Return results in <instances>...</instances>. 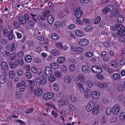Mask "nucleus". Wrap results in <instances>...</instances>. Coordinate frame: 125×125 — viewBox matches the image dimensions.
<instances>
[{
	"instance_id": "obj_56",
	"label": "nucleus",
	"mask_w": 125,
	"mask_h": 125,
	"mask_svg": "<svg viewBox=\"0 0 125 125\" xmlns=\"http://www.w3.org/2000/svg\"><path fill=\"white\" fill-rule=\"evenodd\" d=\"M33 111V109L32 108H29L26 110V113L29 114L32 112Z\"/></svg>"
},
{
	"instance_id": "obj_22",
	"label": "nucleus",
	"mask_w": 125,
	"mask_h": 125,
	"mask_svg": "<svg viewBox=\"0 0 125 125\" xmlns=\"http://www.w3.org/2000/svg\"><path fill=\"white\" fill-rule=\"evenodd\" d=\"M75 33L77 36L80 37H83L84 35L83 32L78 30L76 31Z\"/></svg>"
},
{
	"instance_id": "obj_59",
	"label": "nucleus",
	"mask_w": 125,
	"mask_h": 125,
	"mask_svg": "<svg viewBox=\"0 0 125 125\" xmlns=\"http://www.w3.org/2000/svg\"><path fill=\"white\" fill-rule=\"evenodd\" d=\"M62 43L60 42H59L56 44V46L57 47V48H59V49L60 48H61L62 47Z\"/></svg>"
},
{
	"instance_id": "obj_30",
	"label": "nucleus",
	"mask_w": 125,
	"mask_h": 125,
	"mask_svg": "<svg viewBox=\"0 0 125 125\" xmlns=\"http://www.w3.org/2000/svg\"><path fill=\"white\" fill-rule=\"evenodd\" d=\"M118 19L119 23H122L124 20L123 16L122 15H119L118 16Z\"/></svg>"
},
{
	"instance_id": "obj_60",
	"label": "nucleus",
	"mask_w": 125,
	"mask_h": 125,
	"mask_svg": "<svg viewBox=\"0 0 125 125\" xmlns=\"http://www.w3.org/2000/svg\"><path fill=\"white\" fill-rule=\"evenodd\" d=\"M49 79V80L51 82H52L55 80V77L54 75H52L50 77Z\"/></svg>"
},
{
	"instance_id": "obj_7",
	"label": "nucleus",
	"mask_w": 125,
	"mask_h": 125,
	"mask_svg": "<svg viewBox=\"0 0 125 125\" xmlns=\"http://www.w3.org/2000/svg\"><path fill=\"white\" fill-rule=\"evenodd\" d=\"M54 96L53 94L51 92H48L45 94L43 95V98L46 100H49L52 98Z\"/></svg>"
},
{
	"instance_id": "obj_52",
	"label": "nucleus",
	"mask_w": 125,
	"mask_h": 125,
	"mask_svg": "<svg viewBox=\"0 0 125 125\" xmlns=\"http://www.w3.org/2000/svg\"><path fill=\"white\" fill-rule=\"evenodd\" d=\"M23 17L26 20V21H28L30 19V17L29 15L27 13H26L24 15Z\"/></svg>"
},
{
	"instance_id": "obj_9",
	"label": "nucleus",
	"mask_w": 125,
	"mask_h": 125,
	"mask_svg": "<svg viewBox=\"0 0 125 125\" xmlns=\"http://www.w3.org/2000/svg\"><path fill=\"white\" fill-rule=\"evenodd\" d=\"M74 11L75 15L78 18H80L83 15V11L81 10L80 8H76Z\"/></svg>"
},
{
	"instance_id": "obj_41",
	"label": "nucleus",
	"mask_w": 125,
	"mask_h": 125,
	"mask_svg": "<svg viewBox=\"0 0 125 125\" xmlns=\"http://www.w3.org/2000/svg\"><path fill=\"white\" fill-rule=\"evenodd\" d=\"M112 109L110 108L107 109L106 111V115H110L111 113Z\"/></svg>"
},
{
	"instance_id": "obj_57",
	"label": "nucleus",
	"mask_w": 125,
	"mask_h": 125,
	"mask_svg": "<svg viewBox=\"0 0 125 125\" xmlns=\"http://www.w3.org/2000/svg\"><path fill=\"white\" fill-rule=\"evenodd\" d=\"M90 92L88 91L86 92L85 93V95L86 97L87 98H88L90 97Z\"/></svg>"
},
{
	"instance_id": "obj_29",
	"label": "nucleus",
	"mask_w": 125,
	"mask_h": 125,
	"mask_svg": "<svg viewBox=\"0 0 125 125\" xmlns=\"http://www.w3.org/2000/svg\"><path fill=\"white\" fill-rule=\"evenodd\" d=\"M52 54L54 56L58 55L59 54V53L57 51L56 49H53L51 51Z\"/></svg>"
},
{
	"instance_id": "obj_40",
	"label": "nucleus",
	"mask_w": 125,
	"mask_h": 125,
	"mask_svg": "<svg viewBox=\"0 0 125 125\" xmlns=\"http://www.w3.org/2000/svg\"><path fill=\"white\" fill-rule=\"evenodd\" d=\"M124 96L122 95L121 94L117 97V99L119 101H123L125 99Z\"/></svg>"
},
{
	"instance_id": "obj_62",
	"label": "nucleus",
	"mask_w": 125,
	"mask_h": 125,
	"mask_svg": "<svg viewBox=\"0 0 125 125\" xmlns=\"http://www.w3.org/2000/svg\"><path fill=\"white\" fill-rule=\"evenodd\" d=\"M26 76L28 79H30L32 77V75L29 72L26 73Z\"/></svg>"
},
{
	"instance_id": "obj_38",
	"label": "nucleus",
	"mask_w": 125,
	"mask_h": 125,
	"mask_svg": "<svg viewBox=\"0 0 125 125\" xmlns=\"http://www.w3.org/2000/svg\"><path fill=\"white\" fill-rule=\"evenodd\" d=\"M78 83V86L79 87L80 91L82 93L84 92V88L83 85V84H81L80 83Z\"/></svg>"
},
{
	"instance_id": "obj_36",
	"label": "nucleus",
	"mask_w": 125,
	"mask_h": 125,
	"mask_svg": "<svg viewBox=\"0 0 125 125\" xmlns=\"http://www.w3.org/2000/svg\"><path fill=\"white\" fill-rule=\"evenodd\" d=\"M47 81V79L45 77H43L41 79V84L43 85L45 84L46 82Z\"/></svg>"
},
{
	"instance_id": "obj_11",
	"label": "nucleus",
	"mask_w": 125,
	"mask_h": 125,
	"mask_svg": "<svg viewBox=\"0 0 125 125\" xmlns=\"http://www.w3.org/2000/svg\"><path fill=\"white\" fill-rule=\"evenodd\" d=\"M13 31L12 30H11L6 37H7L10 41L12 40L13 38L14 39L15 36L13 33Z\"/></svg>"
},
{
	"instance_id": "obj_53",
	"label": "nucleus",
	"mask_w": 125,
	"mask_h": 125,
	"mask_svg": "<svg viewBox=\"0 0 125 125\" xmlns=\"http://www.w3.org/2000/svg\"><path fill=\"white\" fill-rule=\"evenodd\" d=\"M63 66L62 67H62L61 70L63 72L65 73L67 71L66 68L64 65H63Z\"/></svg>"
},
{
	"instance_id": "obj_63",
	"label": "nucleus",
	"mask_w": 125,
	"mask_h": 125,
	"mask_svg": "<svg viewBox=\"0 0 125 125\" xmlns=\"http://www.w3.org/2000/svg\"><path fill=\"white\" fill-rule=\"evenodd\" d=\"M16 98L18 99H19L21 98L20 94L18 92H17L15 95Z\"/></svg>"
},
{
	"instance_id": "obj_54",
	"label": "nucleus",
	"mask_w": 125,
	"mask_h": 125,
	"mask_svg": "<svg viewBox=\"0 0 125 125\" xmlns=\"http://www.w3.org/2000/svg\"><path fill=\"white\" fill-rule=\"evenodd\" d=\"M54 74L56 76L57 78L60 77L61 75V73L58 71L55 72Z\"/></svg>"
},
{
	"instance_id": "obj_26",
	"label": "nucleus",
	"mask_w": 125,
	"mask_h": 125,
	"mask_svg": "<svg viewBox=\"0 0 125 125\" xmlns=\"http://www.w3.org/2000/svg\"><path fill=\"white\" fill-rule=\"evenodd\" d=\"M94 29V27L91 26H88L84 28V30L87 32L91 31Z\"/></svg>"
},
{
	"instance_id": "obj_58",
	"label": "nucleus",
	"mask_w": 125,
	"mask_h": 125,
	"mask_svg": "<svg viewBox=\"0 0 125 125\" xmlns=\"http://www.w3.org/2000/svg\"><path fill=\"white\" fill-rule=\"evenodd\" d=\"M24 55L23 52L22 51L19 52L17 55V56L18 57H22Z\"/></svg>"
},
{
	"instance_id": "obj_6",
	"label": "nucleus",
	"mask_w": 125,
	"mask_h": 125,
	"mask_svg": "<svg viewBox=\"0 0 125 125\" xmlns=\"http://www.w3.org/2000/svg\"><path fill=\"white\" fill-rule=\"evenodd\" d=\"M72 51L74 52L76 54H78L81 53L83 51V49L79 47H76L73 46H72L71 47Z\"/></svg>"
},
{
	"instance_id": "obj_27",
	"label": "nucleus",
	"mask_w": 125,
	"mask_h": 125,
	"mask_svg": "<svg viewBox=\"0 0 125 125\" xmlns=\"http://www.w3.org/2000/svg\"><path fill=\"white\" fill-rule=\"evenodd\" d=\"M25 59L26 61L28 63L31 62L32 60L31 56L29 55H27L26 56Z\"/></svg>"
},
{
	"instance_id": "obj_25",
	"label": "nucleus",
	"mask_w": 125,
	"mask_h": 125,
	"mask_svg": "<svg viewBox=\"0 0 125 125\" xmlns=\"http://www.w3.org/2000/svg\"><path fill=\"white\" fill-rule=\"evenodd\" d=\"M113 78L115 80H118L120 79V75L118 73H114L113 75Z\"/></svg>"
},
{
	"instance_id": "obj_23",
	"label": "nucleus",
	"mask_w": 125,
	"mask_h": 125,
	"mask_svg": "<svg viewBox=\"0 0 125 125\" xmlns=\"http://www.w3.org/2000/svg\"><path fill=\"white\" fill-rule=\"evenodd\" d=\"M47 20L48 22L50 24L53 23L54 21L53 17L51 15H48L47 17Z\"/></svg>"
},
{
	"instance_id": "obj_20",
	"label": "nucleus",
	"mask_w": 125,
	"mask_h": 125,
	"mask_svg": "<svg viewBox=\"0 0 125 125\" xmlns=\"http://www.w3.org/2000/svg\"><path fill=\"white\" fill-rule=\"evenodd\" d=\"M66 60V58L63 56L59 58L57 60L58 62L60 64H62Z\"/></svg>"
},
{
	"instance_id": "obj_18",
	"label": "nucleus",
	"mask_w": 125,
	"mask_h": 125,
	"mask_svg": "<svg viewBox=\"0 0 125 125\" xmlns=\"http://www.w3.org/2000/svg\"><path fill=\"white\" fill-rule=\"evenodd\" d=\"M1 66L2 69L3 70H6L8 69V65L5 62H2L1 63Z\"/></svg>"
},
{
	"instance_id": "obj_19",
	"label": "nucleus",
	"mask_w": 125,
	"mask_h": 125,
	"mask_svg": "<svg viewBox=\"0 0 125 125\" xmlns=\"http://www.w3.org/2000/svg\"><path fill=\"white\" fill-rule=\"evenodd\" d=\"M18 20L20 23L22 24H24L26 22V20L22 16H21L18 17Z\"/></svg>"
},
{
	"instance_id": "obj_50",
	"label": "nucleus",
	"mask_w": 125,
	"mask_h": 125,
	"mask_svg": "<svg viewBox=\"0 0 125 125\" xmlns=\"http://www.w3.org/2000/svg\"><path fill=\"white\" fill-rule=\"evenodd\" d=\"M101 19L100 17H97L95 20L94 23L95 24H98L101 21Z\"/></svg>"
},
{
	"instance_id": "obj_3",
	"label": "nucleus",
	"mask_w": 125,
	"mask_h": 125,
	"mask_svg": "<svg viewBox=\"0 0 125 125\" xmlns=\"http://www.w3.org/2000/svg\"><path fill=\"white\" fill-rule=\"evenodd\" d=\"M95 105V103L92 101H90L89 102L88 104L87 105L86 107V109L87 111L89 112L94 108Z\"/></svg>"
},
{
	"instance_id": "obj_44",
	"label": "nucleus",
	"mask_w": 125,
	"mask_h": 125,
	"mask_svg": "<svg viewBox=\"0 0 125 125\" xmlns=\"http://www.w3.org/2000/svg\"><path fill=\"white\" fill-rule=\"evenodd\" d=\"M8 42L7 40L5 39H2L1 40V43L2 44L6 45L7 44Z\"/></svg>"
},
{
	"instance_id": "obj_5",
	"label": "nucleus",
	"mask_w": 125,
	"mask_h": 125,
	"mask_svg": "<svg viewBox=\"0 0 125 125\" xmlns=\"http://www.w3.org/2000/svg\"><path fill=\"white\" fill-rule=\"evenodd\" d=\"M95 85L100 88H105L107 86V83L104 82H99L97 81H95L94 82Z\"/></svg>"
},
{
	"instance_id": "obj_8",
	"label": "nucleus",
	"mask_w": 125,
	"mask_h": 125,
	"mask_svg": "<svg viewBox=\"0 0 125 125\" xmlns=\"http://www.w3.org/2000/svg\"><path fill=\"white\" fill-rule=\"evenodd\" d=\"M82 68L83 72L85 73H89L91 72L90 67L87 65H83Z\"/></svg>"
},
{
	"instance_id": "obj_55",
	"label": "nucleus",
	"mask_w": 125,
	"mask_h": 125,
	"mask_svg": "<svg viewBox=\"0 0 125 125\" xmlns=\"http://www.w3.org/2000/svg\"><path fill=\"white\" fill-rule=\"evenodd\" d=\"M9 32V31H8L7 29H4L3 31V34L5 36L7 35Z\"/></svg>"
},
{
	"instance_id": "obj_33",
	"label": "nucleus",
	"mask_w": 125,
	"mask_h": 125,
	"mask_svg": "<svg viewBox=\"0 0 125 125\" xmlns=\"http://www.w3.org/2000/svg\"><path fill=\"white\" fill-rule=\"evenodd\" d=\"M99 107L98 106L95 107L92 110V113L94 115L97 114L98 112V110H99Z\"/></svg>"
},
{
	"instance_id": "obj_2",
	"label": "nucleus",
	"mask_w": 125,
	"mask_h": 125,
	"mask_svg": "<svg viewBox=\"0 0 125 125\" xmlns=\"http://www.w3.org/2000/svg\"><path fill=\"white\" fill-rule=\"evenodd\" d=\"M84 77L82 74H79L78 76L77 77L76 79V83L78 84V83L83 84L85 82V80L84 79Z\"/></svg>"
},
{
	"instance_id": "obj_45",
	"label": "nucleus",
	"mask_w": 125,
	"mask_h": 125,
	"mask_svg": "<svg viewBox=\"0 0 125 125\" xmlns=\"http://www.w3.org/2000/svg\"><path fill=\"white\" fill-rule=\"evenodd\" d=\"M93 53L91 52H88L85 54V56L87 57H90L93 55Z\"/></svg>"
},
{
	"instance_id": "obj_48",
	"label": "nucleus",
	"mask_w": 125,
	"mask_h": 125,
	"mask_svg": "<svg viewBox=\"0 0 125 125\" xmlns=\"http://www.w3.org/2000/svg\"><path fill=\"white\" fill-rule=\"evenodd\" d=\"M10 57L11 60H12L16 58V55L15 53H13L10 54Z\"/></svg>"
},
{
	"instance_id": "obj_39",
	"label": "nucleus",
	"mask_w": 125,
	"mask_h": 125,
	"mask_svg": "<svg viewBox=\"0 0 125 125\" xmlns=\"http://www.w3.org/2000/svg\"><path fill=\"white\" fill-rule=\"evenodd\" d=\"M9 74L11 78H13L15 75V72L13 71H11L10 72Z\"/></svg>"
},
{
	"instance_id": "obj_47",
	"label": "nucleus",
	"mask_w": 125,
	"mask_h": 125,
	"mask_svg": "<svg viewBox=\"0 0 125 125\" xmlns=\"http://www.w3.org/2000/svg\"><path fill=\"white\" fill-rule=\"evenodd\" d=\"M104 77V76L102 74H99L97 75V78L100 80H103Z\"/></svg>"
},
{
	"instance_id": "obj_42",
	"label": "nucleus",
	"mask_w": 125,
	"mask_h": 125,
	"mask_svg": "<svg viewBox=\"0 0 125 125\" xmlns=\"http://www.w3.org/2000/svg\"><path fill=\"white\" fill-rule=\"evenodd\" d=\"M43 13L44 14L46 15L47 16L48 15H51V12L50 11L48 10H44L43 12Z\"/></svg>"
},
{
	"instance_id": "obj_12",
	"label": "nucleus",
	"mask_w": 125,
	"mask_h": 125,
	"mask_svg": "<svg viewBox=\"0 0 125 125\" xmlns=\"http://www.w3.org/2000/svg\"><path fill=\"white\" fill-rule=\"evenodd\" d=\"M119 14V12L118 11V9H115L114 11L109 16V18L111 19L113 18L114 17H116Z\"/></svg>"
},
{
	"instance_id": "obj_13",
	"label": "nucleus",
	"mask_w": 125,
	"mask_h": 125,
	"mask_svg": "<svg viewBox=\"0 0 125 125\" xmlns=\"http://www.w3.org/2000/svg\"><path fill=\"white\" fill-rule=\"evenodd\" d=\"M88 41L86 39H82L80 40L79 43L81 46H83L86 45L89 43Z\"/></svg>"
},
{
	"instance_id": "obj_21",
	"label": "nucleus",
	"mask_w": 125,
	"mask_h": 125,
	"mask_svg": "<svg viewBox=\"0 0 125 125\" xmlns=\"http://www.w3.org/2000/svg\"><path fill=\"white\" fill-rule=\"evenodd\" d=\"M50 65L52 68L54 69H57L59 67V64L58 63L55 62H52L51 63Z\"/></svg>"
},
{
	"instance_id": "obj_10",
	"label": "nucleus",
	"mask_w": 125,
	"mask_h": 125,
	"mask_svg": "<svg viewBox=\"0 0 125 125\" xmlns=\"http://www.w3.org/2000/svg\"><path fill=\"white\" fill-rule=\"evenodd\" d=\"M91 97L94 99H97L100 97V93L97 91H93L91 94Z\"/></svg>"
},
{
	"instance_id": "obj_1",
	"label": "nucleus",
	"mask_w": 125,
	"mask_h": 125,
	"mask_svg": "<svg viewBox=\"0 0 125 125\" xmlns=\"http://www.w3.org/2000/svg\"><path fill=\"white\" fill-rule=\"evenodd\" d=\"M115 25L116 30L118 31V35L122 36H125V27L121 24H117Z\"/></svg>"
},
{
	"instance_id": "obj_32",
	"label": "nucleus",
	"mask_w": 125,
	"mask_h": 125,
	"mask_svg": "<svg viewBox=\"0 0 125 125\" xmlns=\"http://www.w3.org/2000/svg\"><path fill=\"white\" fill-rule=\"evenodd\" d=\"M106 8L108 12H112L113 11L114 7L112 5L107 6Z\"/></svg>"
},
{
	"instance_id": "obj_16",
	"label": "nucleus",
	"mask_w": 125,
	"mask_h": 125,
	"mask_svg": "<svg viewBox=\"0 0 125 125\" xmlns=\"http://www.w3.org/2000/svg\"><path fill=\"white\" fill-rule=\"evenodd\" d=\"M15 45L14 44H8L6 47V48L10 52L13 51L14 50Z\"/></svg>"
},
{
	"instance_id": "obj_64",
	"label": "nucleus",
	"mask_w": 125,
	"mask_h": 125,
	"mask_svg": "<svg viewBox=\"0 0 125 125\" xmlns=\"http://www.w3.org/2000/svg\"><path fill=\"white\" fill-rule=\"evenodd\" d=\"M20 88V91L23 92L26 89L27 86L26 85L23 86H21Z\"/></svg>"
},
{
	"instance_id": "obj_17",
	"label": "nucleus",
	"mask_w": 125,
	"mask_h": 125,
	"mask_svg": "<svg viewBox=\"0 0 125 125\" xmlns=\"http://www.w3.org/2000/svg\"><path fill=\"white\" fill-rule=\"evenodd\" d=\"M41 78L39 77H37L35 78L34 83L35 86H37V85H39L41 84Z\"/></svg>"
},
{
	"instance_id": "obj_31",
	"label": "nucleus",
	"mask_w": 125,
	"mask_h": 125,
	"mask_svg": "<svg viewBox=\"0 0 125 125\" xmlns=\"http://www.w3.org/2000/svg\"><path fill=\"white\" fill-rule=\"evenodd\" d=\"M64 80V81L67 84H69L71 82L70 78L68 76H65Z\"/></svg>"
},
{
	"instance_id": "obj_34",
	"label": "nucleus",
	"mask_w": 125,
	"mask_h": 125,
	"mask_svg": "<svg viewBox=\"0 0 125 125\" xmlns=\"http://www.w3.org/2000/svg\"><path fill=\"white\" fill-rule=\"evenodd\" d=\"M13 25L14 27L16 29L20 27V24L18 21H14L13 23Z\"/></svg>"
},
{
	"instance_id": "obj_14",
	"label": "nucleus",
	"mask_w": 125,
	"mask_h": 125,
	"mask_svg": "<svg viewBox=\"0 0 125 125\" xmlns=\"http://www.w3.org/2000/svg\"><path fill=\"white\" fill-rule=\"evenodd\" d=\"M45 71L46 74L48 76H50L52 74V70L49 67H46L45 68Z\"/></svg>"
},
{
	"instance_id": "obj_61",
	"label": "nucleus",
	"mask_w": 125,
	"mask_h": 125,
	"mask_svg": "<svg viewBox=\"0 0 125 125\" xmlns=\"http://www.w3.org/2000/svg\"><path fill=\"white\" fill-rule=\"evenodd\" d=\"M9 53L6 51H4L2 52V54L3 56L5 57L9 55Z\"/></svg>"
},
{
	"instance_id": "obj_15",
	"label": "nucleus",
	"mask_w": 125,
	"mask_h": 125,
	"mask_svg": "<svg viewBox=\"0 0 125 125\" xmlns=\"http://www.w3.org/2000/svg\"><path fill=\"white\" fill-rule=\"evenodd\" d=\"M34 91L35 95L37 96H40L42 93V90L40 88L34 90Z\"/></svg>"
},
{
	"instance_id": "obj_28",
	"label": "nucleus",
	"mask_w": 125,
	"mask_h": 125,
	"mask_svg": "<svg viewBox=\"0 0 125 125\" xmlns=\"http://www.w3.org/2000/svg\"><path fill=\"white\" fill-rule=\"evenodd\" d=\"M120 119L123 120L125 118V112L122 111L119 115Z\"/></svg>"
},
{
	"instance_id": "obj_35",
	"label": "nucleus",
	"mask_w": 125,
	"mask_h": 125,
	"mask_svg": "<svg viewBox=\"0 0 125 125\" xmlns=\"http://www.w3.org/2000/svg\"><path fill=\"white\" fill-rule=\"evenodd\" d=\"M52 38L54 40H57L58 38V36L56 33H53L52 35Z\"/></svg>"
},
{
	"instance_id": "obj_4",
	"label": "nucleus",
	"mask_w": 125,
	"mask_h": 125,
	"mask_svg": "<svg viewBox=\"0 0 125 125\" xmlns=\"http://www.w3.org/2000/svg\"><path fill=\"white\" fill-rule=\"evenodd\" d=\"M92 70L94 73L98 74L102 72V70L100 67L96 65L93 66L92 68Z\"/></svg>"
},
{
	"instance_id": "obj_24",
	"label": "nucleus",
	"mask_w": 125,
	"mask_h": 125,
	"mask_svg": "<svg viewBox=\"0 0 125 125\" xmlns=\"http://www.w3.org/2000/svg\"><path fill=\"white\" fill-rule=\"evenodd\" d=\"M26 82L24 81H21L20 83H18L16 85V87L17 88L21 86L26 85Z\"/></svg>"
},
{
	"instance_id": "obj_51",
	"label": "nucleus",
	"mask_w": 125,
	"mask_h": 125,
	"mask_svg": "<svg viewBox=\"0 0 125 125\" xmlns=\"http://www.w3.org/2000/svg\"><path fill=\"white\" fill-rule=\"evenodd\" d=\"M125 89V88L123 87V85H118V90L120 91H122L124 90Z\"/></svg>"
},
{
	"instance_id": "obj_37",
	"label": "nucleus",
	"mask_w": 125,
	"mask_h": 125,
	"mask_svg": "<svg viewBox=\"0 0 125 125\" xmlns=\"http://www.w3.org/2000/svg\"><path fill=\"white\" fill-rule=\"evenodd\" d=\"M113 108L112 111L113 115H116L118 114L120 111H118V110H116V109H115V107H113Z\"/></svg>"
},
{
	"instance_id": "obj_43",
	"label": "nucleus",
	"mask_w": 125,
	"mask_h": 125,
	"mask_svg": "<svg viewBox=\"0 0 125 125\" xmlns=\"http://www.w3.org/2000/svg\"><path fill=\"white\" fill-rule=\"evenodd\" d=\"M40 26L41 27H47V24L43 22H41L39 23Z\"/></svg>"
},
{
	"instance_id": "obj_49",
	"label": "nucleus",
	"mask_w": 125,
	"mask_h": 125,
	"mask_svg": "<svg viewBox=\"0 0 125 125\" xmlns=\"http://www.w3.org/2000/svg\"><path fill=\"white\" fill-rule=\"evenodd\" d=\"M51 114L52 115H53L54 118H56L58 116V114L57 112H56L54 110H53L51 112Z\"/></svg>"
},
{
	"instance_id": "obj_46",
	"label": "nucleus",
	"mask_w": 125,
	"mask_h": 125,
	"mask_svg": "<svg viewBox=\"0 0 125 125\" xmlns=\"http://www.w3.org/2000/svg\"><path fill=\"white\" fill-rule=\"evenodd\" d=\"M17 74L19 76H21L23 73V72L21 70L19 69L17 71Z\"/></svg>"
}]
</instances>
